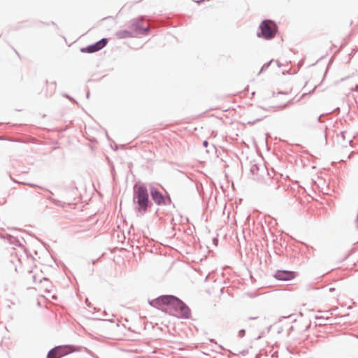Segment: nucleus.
Listing matches in <instances>:
<instances>
[{
  "mask_svg": "<svg viewBox=\"0 0 358 358\" xmlns=\"http://www.w3.org/2000/svg\"><path fill=\"white\" fill-rule=\"evenodd\" d=\"M150 304L158 308L166 306V310L177 317L188 318L190 315L189 308L182 301L171 295L161 296L153 300Z\"/></svg>",
  "mask_w": 358,
  "mask_h": 358,
  "instance_id": "obj_1",
  "label": "nucleus"
},
{
  "mask_svg": "<svg viewBox=\"0 0 358 358\" xmlns=\"http://www.w3.org/2000/svg\"><path fill=\"white\" fill-rule=\"evenodd\" d=\"M290 101V99L286 93L278 92L269 98L268 102L271 107L275 108H283Z\"/></svg>",
  "mask_w": 358,
  "mask_h": 358,
  "instance_id": "obj_2",
  "label": "nucleus"
},
{
  "mask_svg": "<svg viewBox=\"0 0 358 358\" xmlns=\"http://www.w3.org/2000/svg\"><path fill=\"white\" fill-rule=\"evenodd\" d=\"M136 199L139 210L143 212L146 211L149 203V199L148 190L145 187L139 186L137 188Z\"/></svg>",
  "mask_w": 358,
  "mask_h": 358,
  "instance_id": "obj_3",
  "label": "nucleus"
},
{
  "mask_svg": "<svg viewBox=\"0 0 358 358\" xmlns=\"http://www.w3.org/2000/svg\"><path fill=\"white\" fill-rule=\"evenodd\" d=\"M310 327V322L301 314L296 319L294 320V324L291 327L293 331L303 332L308 330Z\"/></svg>",
  "mask_w": 358,
  "mask_h": 358,
  "instance_id": "obj_4",
  "label": "nucleus"
},
{
  "mask_svg": "<svg viewBox=\"0 0 358 358\" xmlns=\"http://www.w3.org/2000/svg\"><path fill=\"white\" fill-rule=\"evenodd\" d=\"M73 347L69 345L57 346L52 349L48 354L47 358H61L73 352Z\"/></svg>",
  "mask_w": 358,
  "mask_h": 358,
  "instance_id": "obj_5",
  "label": "nucleus"
},
{
  "mask_svg": "<svg viewBox=\"0 0 358 358\" xmlns=\"http://www.w3.org/2000/svg\"><path fill=\"white\" fill-rule=\"evenodd\" d=\"M262 36L265 38H271L275 36V25L271 22L264 21L260 26Z\"/></svg>",
  "mask_w": 358,
  "mask_h": 358,
  "instance_id": "obj_6",
  "label": "nucleus"
},
{
  "mask_svg": "<svg viewBox=\"0 0 358 358\" xmlns=\"http://www.w3.org/2000/svg\"><path fill=\"white\" fill-rule=\"evenodd\" d=\"M108 43V40L106 38H102L99 41L96 42L95 44L87 46L85 48H82L81 51L83 52H88L92 53L97 52L104 48Z\"/></svg>",
  "mask_w": 358,
  "mask_h": 358,
  "instance_id": "obj_7",
  "label": "nucleus"
},
{
  "mask_svg": "<svg viewBox=\"0 0 358 358\" xmlns=\"http://www.w3.org/2000/svg\"><path fill=\"white\" fill-rule=\"evenodd\" d=\"M295 277V273L292 271H278L275 274V278L279 280H290Z\"/></svg>",
  "mask_w": 358,
  "mask_h": 358,
  "instance_id": "obj_8",
  "label": "nucleus"
},
{
  "mask_svg": "<svg viewBox=\"0 0 358 358\" xmlns=\"http://www.w3.org/2000/svg\"><path fill=\"white\" fill-rule=\"evenodd\" d=\"M332 313L329 311L327 312H318V314L315 316V323L317 325L325 324L324 320H328L331 317Z\"/></svg>",
  "mask_w": 358,
  "mask_h": 358,
  "instance_id": "obj_9",
  "label": "nucleus"
},
{
  "mask_svg": "<svg viewBox=\"0 0 358 358\" xmlns=\"http://www.w3.org/2000/svg\"><path fill=\"white\" fill-rule=\"evenodd\" d=\"M142 22H133L131 25V30L133 31L134 35L136 36L137 34H144L147 31V29L144 27H143L140 24Z\"/></svg>",
  "mask_w": 358,
  "mask_h": 358,
  "instance_id": "obj_10",
  "label": "nucleus"
},
{
  "mask_svg": "<svg viewBox=\"0 0 358 358\" xmlns=\"http://www.w3.org/2000/svg\"><path fill=\"white\" fill-rule=\"evenodd\" d=\"M151 196L152 199L158 204L160 205L164 203V197L162 194L155 189H151Z\"/></svg>",
  "mask_w": 358,
  "mask_h": 358,
  "instance_id": "obj_11",
  "label": "nucleus"
},
{
  "mask_svg": "<svg viewBox=\"0 0 358 358\" xmlns=\"http://www.w3.org/2000/svg\"><path fill=\"white\" fill-rule=\"evenodd\" d=\"M117 38L120 39H124L131 37H134L135 36L131 31V29L129 30H120L115 34Z\"/></svg>",
  "mask_w": 358,
  "mask_h": 358,
  "instance_id": "obj_12",
  "label": "nucleus"
},
{
  "mask_svg": "<svg viewBox=\"0 0 358 358\" xmlns=\"http://www.w3.org/2000/svg\"><path fill=\"white\" fill-rule=\"evenodd\" d=\"M48 199L52 202L56 206H61V207H64V204H62L60 201L52 198V197H49Z\"/></svg>",
  "mask_w": 358,
  "mask_h": 358,
  "instance_id": "obj_13",
  "label": "nucleus"
},
{
  "mask_svg": "<svg viewBox=\"0 0 358 358\" xmlns=\"http://www.w3.org/2000/svg\"><path fill=\"white\" fill-rule=\"evenodd\" d=\"M45 292L46 293L47 297H51L52 299H56V296L55 294H52V292L50 289H45Z\"/></svg>",
  "mask_w": 358,
  "mask_h": 358,
  "instance_id": "obj_14",
  "label": "nucleus"
},
{
  "mask_svg": "<svg viewBox=\"0 0 358 358\" xmlns=\"http://www.w3.org/2000/svg\"><path fill=\"white\" fill-rule=\"evenodd\" d=\"M203 145L205 147V148H207L208 145V141H204L203 143Z\"/></svg>",
  "mask_w": 358,
  "mask_h": 358,
  "instance_id": "obj_15",
  "label": "nucleus"
},
{
  "mask_svg": "<svg viewBox=\"0 0 358 358\" xmlns=\"http://www.w3.org/2000/svg\"><path fill=\"white\" fill-rule=\"evenodd\" d=\"M193 1L195 2H201V1H203V0H193Z\"/></svg>",
  "mask_w": 358,
  "mask_h": 358,
  "instance_id": "obj_16",
  "label": "nucleus"
}]
</instances>
